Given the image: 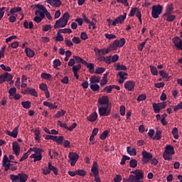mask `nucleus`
Wrapping results in <instances>:
<instances>
[{"mask_svg":"<svg viewBox=\"0 0 182 182\" xmlns=\"http://www.w3.org/2000/svg\"><path fill=\"white\" fill-rule=\"evenodd\" d=\"M173 9L174 7L173 6V4L168 5L166 10V13L164 14V16H167V15H171V14H173Z\"/></svg>","mask_w":182,"mask_h":182,"instance_id":"18","label":"nucleus"},{"mask_svg":"<svg viewBox=\"0 0 182 182\" xmlns=\"http://www.w3.org/2000/svg\"><path fill=\"white\" fill-rule=\"evenodd\" d=\"M76 171L77 176H80L81 177H85L86 176V171L83 169H78L76 170Z\"/></svg>","mask_w":182,"mask_h":182,"instance_id":"50","label":"nucleus"},{"mask_svg":"<svg viewBox=\"0 0 182 182\" xmlns=\"http://www.w3.org/2000/svg\"><path fill=\"white\" fill-rule=\"evenodd\" d=\"M91 171L92 173H90V176H91V177L99 176V168L96 161L93 162Z\"/></svg>","mask_w":182,"mask_h":182,"instance_id":"7","label":"nucleus"},{"mask_svg":"<svg viewBox=\"0 0 182 182\" xmlns=\"http://www.w3.org/2000/svg\"><path fill=\"white\" fill-rule=\"evenodd\" d=\"M135 86H136V82L132 80H128L124 83V87L129 92H132V90H134Z\"/></svg>","mask_w":182,"mask_h":182,"instance_id":"9","label":"nucleus"},{"mask_svg":"<svg viewBox=\"0 0 182 182\" xmlns=\"http://www.w3.org/2000/svg\"><path fill=\"white\" fill-rule=\"evenodd\" d=\"M88 122H96L97 120V112H94L90 116L87 117Z\"/></svg>","mask_w":182,"mask_h":182,"instance_id":"17","label":"nucleus"},{"mask_svg":"<svg viewBox=\"0 0 182 182\" xmlns=\"http://www.w3.org/2000/svg\"><path fill=\"white\" fill-rule=\"evenodd\" d=\"M13 151H14L16 156H19V153H21V146H19L17 141L13 142Z\"/></svg>","mask_w":182,"mask_h":182,"instance_id":"12","label":"nucleus"},{"mask_svg":"<svg viewBox=\"0 0 182 182\" xmlns=\"http://www.w3.org/2000/svg\"><path fill=\"white\" fill-rule=\"evenodd\" d=\"M90 87L92 92H97L100 89V86L98 84L90 83Z\"/></svg>","mask_w":182,"mask_h":182,"instance_id":"28","label":"nucleus"},{"mask_svg":"<svg viewBox=\"0 0 182 182\" xmlns=\"http://www.w3.org/2000/svg\"><path fill=\"white\" fill-rule=\"evenodd\" d=\"M95 52H97V53H102V55H107V53H109V52H110V49L108 48H107L106 50L105 49H99V48H95Z\"/></svg>","mask_w":182,"mask_h":182,"instance_id":"22","label":"nucleus"},{"mask_svg":"<svg viewBox=\"0 0 182 182\" xmlns=\"http://www.w3.org/2000/svg\"><path fill=\"white\" fill-rule=\"evenodd\" d=\"M18 129H19V126L16 127L14 129L12 132L6 130L5 133L6 134H8V136H11V137H14V139H16V137H18Z\"/></svg>","mask_w":182,"mask_h":182,"instance_id":"11","label":"nucleus"},{"mask_svg":"<svg viewBox=\"0 0 182 182\" xmlns=\"http://www.w3.org/2000/svg\"><path fill=\"white\" fill-rule=\"evenodd\" d=\"M135 178L136 180H141L144 178V173L142 170H139V172L136 174Z\"/></svg>","mask_w":182,"mask_h":182,"instance_id":"32","label":"nucleus"},{"mask_svg":"<svg viewBox=\"0 0 182 182\" xmlns=\"http://www.w3.org/2000/svg\"><path fill=\"white\" fill-rule=\"evenodd\" d=\"M90 83H99L100 82V77H96V75H93L90 79Z\"/></svg>","mask_w":182,"mask_h":182,"instance_id":"29","label":"nucleus"},{"mask_svg":"<svg viewBox=\"0 0 182 182\" xmlns=\"http://www.w3.org/2000/svg\"><path fill=\"white\" fill-rule=\"evenodd\" d=\"M108 135H109V131L105 130L100 134V138L101 139V140H106V138L107 137Z\"/></svg>","mask_w":182,"mask_h":182,"instance_id":"42","label":"nucleus"},{"mask_svg":"<svg viewBox=\"0 0 182 182\" xmlns=\"http://www.w3.org/2000/svg\"><path fill=\"white\" fill-rule=\"evenodd\" d=\"M9 93L10 96H14L16 94V87H11L9 90Z\"/></svg>","mask_w":182,"mask_h":182,"instance_id":"59","label":"nucleus"},{"mask_svg":"<svg viewBox=\"0 0 182 182\" xmlns=\"http://www.w3.org/2000/svg\"><path fill=\"white\" fill-rule=\"evenodd\" d=\"M69 18H70V14H69L68 12H65L63 15V17L55 21L54 28L59 29L60 28H65V26L68 25Z\"/></svg>","mask_w":182,"mask_h":182,"instance_id":"1","label":"nucleus"},{"mask_svg":"<svg viewBox=\"0 0 182 182\" xmlns=\"http://www.w3.org/2000/svg\"><path fill=\"white\" fill-rule=\"evenodd\" d=\"M142 154V164H147L153 159V154L150 152H147L146 151H144L141 152Z\"/></svg>","mask_w":182,"mask_h":182,"instance_id":"3","label":"nucleus"},{"mask_svg":"<svg viewBox=\"0 0 182 182\" xmlns=\"http://www.w3.org/2000/svg\"><path fill=\"white\" fill-rule=\"evenodd\" d=\"M24 52L26 53L28 58H33V56H35V51L29 48H26Z\"/></svg>","mask_w":182,"mask_h":182,"instance_id":"21","label":"nucleus"},{"mask_svg":"<svg viewBox=\"0 0 182 182\" xmlns=\"http://www.w3.org/2000/svg\"><path fill=\"white\" fill-rule=\"evenodd\" d=\"M36 8H37V9H40V11H42L43 14L48 12V9H46V7H45V6L42 4H36Z\"/></svg>","mask_w":182,"mask_h":182,"instance_id":"36","label":"nucleus"},{"mask_svg":"<svg viewBox=\"0 0 182 182\" xmlns=\"http://www.w3.org/2000/svg\"><path fill=\"white\" fill-rule=\"evenodd\" d=\"M66 113V111L64 110H61L60 112H58L55 115V117H56L57 119H59V117H62L63 116H65V114Z\"/></svg>","mask_w":182,"mask_h":182,"instance_id":"54","label":"nucleus"},{"mask_svg":"<svg viewBox=\"0 0 182 182\" xmlns=\"http://www.w3.org/2000/svg\"><path fill=\"white\" fill-rule=\"evenodd\" d=\"M28 95H31V96H34L35 97H38V92H36V90L31 87H27Z\"/></svg>","mask_w":182,"mask_h":182,"instance_id":"25","label":"nucleus"},{"mask_svg":"<svg viewBox=\"0 0 182 182\" xmlns=\"http://www.w3.org/2000/svg\"><path fill=\"white\" fill-rule=\"evenodd\" d=\"M180 109H182V102H181L176 106L173 107V112H177L178 110Z\"/></svg>","mask_w":182,"mask_h":182,"instance_id":"62","label":"nucleus"},{"mask_svg":"<svg viewBox=\"0 0 182 182\" xmlns=\"http://www.w3.org/2000/svg\"><path fill=\"white\" fill-rule=\"evenodd\" d=\"M127 151L130 156H136L137 154L136 148H132V146H127Z\"/></svg>","mask_w":182,"mask_h":182,"instance_id":"20","label":"nucleus"},{"mask_svg":"<svg viewBox=\"0 0 182 182\" xmlns=\"http://www.w3.org/2000/svg\"><path fill=\"white\" fill-rule=\"evenodd\" d=\"M43 105L50 109H58V105H55L52 104V102H49L48 101L44 102Z\"/></svg>","mask_w":182,"mask_h":182,"instance_id":"31","label":"nucleus"},{"mask_svg":"<svg viewBox=\"0 0 182 182\" xmlns=\"http://www.w3.org/2000/svg\"><path fill=\"white\" fill-rule=\"evenodd\" d=\"M4 77L6 79L7 82H11L14 79V76L9 73H4Z\"/></svg>","mask_w":182,"mask_h":182,"instance_id":"46","label":"nucleus"},{"mask_svg":"<svg viewBox=\"0 0 182 182\" xmlns=\"http://www.w3.org/2000/svg\"><path fill=\"white\" fill-rule=\"evenodd\" d=\"M139 14H141V10L139 8L134 7L131 9L129 16H134V15H136L137 18V16L139 15Z\"/></svg>","mask_w":182,"mask_h":182,"instance_id":"16","label":"nucleus"},{"mask_svg":"<svg viewBox=\"0 0 182 182\" xmlns=\"http://www.w3.org/2000/svg\"><path fill=\"white\" fill-rule=\"evenodd\" d=\"M53 68L54 69H58V66H60V65H62V63L60 62V60L59 59H55L54 61H53Z\"/></svg>","mask_w":182,"mask_h":182,"instance_id":"45","label":"nucleus"},{"mask_svg":"<svg viewBox=\"0 0 182 182\" xmlns=\"http://www.w3.org/2000/svg\"><path fill=\"white\" fill-rule=\"evenodd\" d=\"M161 139V130H156L155 136L153 137L154 140H160Z\"/></svg>","mask_w":182,"mask_h":182,"instance_id":"37","label":"nucleus"},{"mask_svg":"<svg viewBox=\"0 0 182 182\" xmlns=\"http://www.w3.org/2000/svg\"><path fill=\"white\" fill-rule=\"evenodd\" d=\"M86 68L89 69L90 73H95V64L89 63Z\"/></svg>","mask_w":182,"mask_h":182,"instance_id":"35","label":"nucleus"},{"mask_svg":"<svg viewBox=\"0 0 182 182\" xmlns=\"http://www.w3.org/2000/svg\"><path fill=\"white\" fill-rule=\"evenodd\" d=\"M153 107H154V113H160V110H161V109L159 104L154 103Z\"/></svg>","mask_w":182,"mask_h":182,"instance_id":"49","label":"nucleus"},{"mask_svg":"<svg viewBox=\"0 0 182 182\" xmlns=\"http://www.w3.org/2000/svg\"><path fill=\"white\" fill-rule=\"evenodd\" d=\"M21 11H22V8L18 6L17 8H12L10 10V14H16V12H21Z\"/></svg>","mask_w":182,"mask_h":182,"instance_id":"44","label":"nucleus"},{"mask_svg":"<svg viewBox=\"0 0 182 182\" xmlns=\"http://www.w3.org/2000/svg\"><path fill=\"white\" fill-rule=\"evenodd\" d=\"M10 179L12 182H19V176L18 175L11 174Z\"/></svg>","mask_w":182,"mask_h":182,"instance_id":"43","label":"nucleus"},{"mask_svg":"<svg viewBox=\"0 0 182 182\" xmlns=\"http://www.w3.org/2000/svg\"><path fill=\"white\" fill-rule=\"evenodd\" d=\"M166 153H169L170 154H174L176 152L174 151V147L171 145H167L165 148Z\"/></svg>","mask_w":182,"mask_h":182,"instance_id":"23","label":"nucleus"},{"mask_svg":"<svg viewBox=\"0 0 182 182\" xmlns=\"http://www.w3.org/2000/svg\"><path fill=\"white\" fill-rule=\"evenodd\" d=\"M171 156H173V154L166 151H164L163 154L164 160H168V161H171V160H173V157Z\"/></svg>","mask_w":182,"mask_h":182,"instance_id":"27","label":"nucleus"},{"mask_svg":"<svg viewBox=\"0 0 182 182\" xmlns=\"http://www.w3.org/2000/svg\"><path fill=\"white\" fill-rule=\"evenodd\" d=\"M129 167H132V168H136V167H137V160L131 159L129 161Z\"/></svg>","mask_w":182,"mask_h":182,"instance_id":"40","label":"nucleus"},{"mask_svg":"<svg viewBox=\"0 0 182 182\" xmlns=\"http://www.w3.org/2000/svg\"><path fill=\"white\" fill-rule=\"evenodd\" d=\"M172 42L177 49H179V50H182V40L181 38H180V37H174L172 39Z\"/></svg>","mask_w":182,"mask_h":182,"instance_id":"8","label":"nucleus"},{"mask_svg":"<svg viewBox=\"0 0 182 182\" xmlns=\"http://www.w3.org/2000/svg\"><path fill=\"white\" fill-rule=\"evenodd\" d=\"M72 41L73 42V43H75L76 45H79V43L82 42L79 37H73Z\"/></svg>","mask_w":182,"mask_h":182,"instance_id":"60","label":"nucleus"},{"mask_svg":"<svg viewBox=\"0 0 182 182\" xmlns=\"http://www.w3.org/2000/svg\"><path fill=\"white\" fill-rule=\"evenodd\" d=\"M98 105H109V97L107 96H102V97H100L97 100Z\"/></svg>","mask_w":182,"mask_h":182,"instance_id":"14","label":"nucleus"},{"mask_svg":"<svg viewBox=\"0 0 182 182\" xmlns=\"http://www.w3.org/2000/svg\"><path fill=\"white\" fill-rule=\"evenodd\" d=\"M68 158L70 160V166H73L76 164V161H77L79 159V154L77 153L70 152L68 154Z\"/></svg>","mask_w":182,"mask_h":182,"instance_id":"5","label":"nucleus"},{"mask_svg":"<svg viewBox=\"0 0 182 182\" xmlns=\"http://www.w3.org/2000/svg\"><path fill=\"white\" fill-rule=\"evenodd\" d=\"M72 69L73 72H77L78 70H80L82 69V65L78 64L77 65H74Z\"/></svg>","mask_w":182,"mask_h":182,"instance_id":"57","label":"nucleus"},{"mask_svg":"<svg viewBox=\"0 0 182 182\" xmlns=\"http://www.w3.org/2000/svg\"><path fill=\"white\" fill-rule=\"evenodd\" d=\"M109 75V73H107L104 74V76L102 79L101 80L100 85L105 86V85H107V75Z\"/></svg>","mask_w":182,"mask_h":182,"instance_id":"30","label":"nucleus"},{"mask_svg":"<svg viewBox=\"0 0 182 182\" xmlns=\"http://www.w3.org/2000/svg\"><path fill=\"white\" fill-rule=\"evenodd\" d=\"M56 42H63V36L59 32L57 33V37L55 38Z\"/></svg>","mask_w":182,"mask_h":182,"instance_id":"56","label":"nucleus"},{"mask_svg":"<svg viewBox=\"0 0 182 182\" xmlns=\"http://www.w3.org/2000/svg\"><path fill=\"white\" fill-rule=\"evenodd\" d=\"M150 68H151V72L152 75L157 76V75H159V71L157 70V68L152 65H151Z\"/></svg>","mask_w":182,"mask_h":182,"instance_id":"53","label":"nucleus"},{"mask_svg":"<svg viewBox=\"0 0 182 182\" xmlns=\"http://www.w3.org/2000/svg\"><path fill=\"white\" fill-rule=\"evenodd\" d=\"M146 97H147V96H146L145 94H142V95H139L136 100H137V102H143V100H146Z\"/></svg>","mask_w":182,"mask_h":182,"instance_id":"55","label":"nucleus"},{"mask_svg":"<svg viewBox=\"0 0 182 182\" xmlns=\"http://www.w3.org/2000/svg\"><path fill=\"white\" fill-rule=\"evenodd\" d=\"M115 70H127V67L124 65L117 64Z\"/></svg>","mask_w":182,"mask_h":182,"instance_id":"38","label":"nucleus"},{"mask_svg":"<svg viewBox=\"0 0 182 182\" xmlns=\"http://www.w3.org/2000/svg\"><path fill=\"white\" fill-rule=\"evenodd\" d=\"M108 48L110 49V50H116V49L119 48V46H117V40H115L113 43H111Z\"/></svg>","mask_w":182,"mask_h":182,"instance_id":"26","label":"nucleus"},{"mask_svg":"<svg viewBox=\"0 0 182 182\" xmlns=\"http://www.w3.org/2000/svg\"><path fill=\"white\" fill-rule=\"evenodd\" d=\"M163 14V6L158 4L152 6L151 16L154 19H157L159 15Z\"/></svg>","mask_w":182,"mask_h":182,"instance_id":"2","label":"nucleus"},{"mask_svg":"<svg viewBox=\"0 0 182 182\" xmlns=\"http://www.w3.org/2000/svg\"><path fill=\"white\" fill-rule=\"evenodd\" d=\"M41 77L42 79H46V80H49L50 79H52V75L48 74L46 73H41Z\"/></svg>","mask_w":182,"mask_h":182,"instance_id":"41","label":"nucleus"},{"mask_svg":"<svg viewBox=\"0 0 182 182\" xmlns=\"http://www.w3.org/2000/svg\"><path fill=\"white\" fill-rule=\"evenodd\" d=\"M114 182L122 181V175H120V174L116 175V177L114 178Z\"/></svg>","mask_w":182,"mask_h":182,"instance_id":"64","label":"nucleus"},{"mask_svg":"<svg viewBox=\"0 0 182 182\" xmlns=\"http://www.w3.org/2000/svg\"><path fill=\"white\" fill-rule=\"evenodd\" d=\"M33 151L36 155L38 154L39 156V154H42V153H43V149L39 148H33Z\"/></svg>","mask_w":182,"mask_h":182,"instance_id":"58","label":"nucleus"},{"mask_svg":"<svg viewBox=\"0 0 182 182\" xmlns=\"http://www.w3.org/2000/svg\"><path fill=\"white\" fill-rule=\"evenodd\" d=\"M21 105L24 109H31V105L32 103L30 101H23Z\"/></svg>","mask_w":182,"mask_h":182,"instance_id":"34","label":"nucleus"},{"mask_svg":"<svg viewBox=\"0 0 182 182\" xmlns=\"http://www.w3.org/2000/svg\"><path fill=\"white\" fill-rule=\"evenodd\" d=\"M172 134L174 137V139H178V137H180V136H178V129L177 127H174L172 129Z\"/></svg>","mask_w":182,"mask_h":182,"instance_id":"39","label":"nucleus"},{"mask_svg":"<svg viewBox=\"0 0 182 182\" xmlns=\"http://www.w3.org/2000/svg\"><path fill=\"white\" fill-rule=\"evenodd\" d=\"M30 157L31 159H34V163L36 161H41V160H42V154L37 155L36 154H33Z\"/></svg>","mask_w":182,"mask_h":182,"instance_id":"24","label":"nucleus"},{"mask_svg":"<svg viewBox=\"0 0 182 182\" xmlns=\"http://www.w3.org/2000/svg\"><path fill=\"white\" fill-rule=\"evenodd\" d=\"M58 33H72V29H70V28L59 29Z\"/></svg>","mask_w":182,"mask_h":182,"instance_id":"47","label":"nucleus"},{"mask_svg":"<svg viewBox=\"0 0 182 182\" xmlns=\"http://www.w3.org/2000/svg\"><path fill=\"white\" fill-rule=\"evenodd\" d=\"M47 2L51 5V6H55V8H59L60 5H62L60 0H47Z\"/></svg>","mask_w":182,"mask_h":182,"instance_id":"13","label":"nucleus"},{"mask_svg":"<svg viewBox=\"0 0 182 182\" xmlns=\"http://www.w3.org/2000/svg\"><path fill=\"white\" fill-rule=\"evenodd\" d=\"M175 20H176L175 15H171V14L167 15V18H166L167 22H173V21H175Z\"/></svg>","mask_w":182,"mask_h":182,"instance_id":"52","label":"nucleus"},{"mask_svg":"<svg viewBox=\"0 0 182 182\" xmlns=\"http://www.w3.org/2000/svg\"><path fill=\"white\" fill-rule=\"evenodd\" d=\"M98 112L100 116H109L110 114L111 109H109V107H99Z\"/></svg>","mask_w":182,"mask_h":182,"instance_id":"4","label":"nucleus"},{"mask_svg":"<svg viewBox=\"0 0 182 182\" xmlns=\"http://www.w3.org/2000/svg\"><path fill=\"white\" fill-rule=\"evenodd\" d=\"M40 89L43 92H46V90H48V85L45 83H41L40 85Z\"/></svg>","mask_w":182,"mask_h":182,"instance_id":"63","label":"nucleus"},{"mask_svg":"<svg viewBox=\"0 0 182 182\" xmlns=\"http://www.w3.org/2000/svg\"><path fill=\"white\" fill-rule=\"evenodd\" d=\"M65 43L66 45V46H68L69 48H70L71 46H73V42H72V41L65 38Z\"/></svg>","mask_w":182,"mask_h":182,"instance_id":"61","label":"nucleus"},{"mask_svg":"<svg viewBox=\"0 0 182 182\" xmlns=\"http://www.w3.org/2000/svg\"><path fill=\"white\" fill-rule=\"evenodd\" d=\"M118 76H119L120 79L119 80V83H120V85H122V83L124 82V80H126V79H127V77H124V76H127V73L126 72H119L118 73Z\"/></svg>","mask_w":182,"mask_h":182,"instance_id":"15","label":"nucleus"},{"mask_svg":"<svg viewBox=\"0 0 182 182\" xmlns=\"http://www.w3.org/2000/svg\"><path fill=\"white\" fill-rule=\"evenodd\" d=\"M51 140H53V141H55L57 144H63V141L65 140V137H63V136H59L58 137V136L53 135L51 136Z\"/></svg>","mask_w":182,"mask_h":182,"instance_id":"10","label":"nucleus"},{"mask_svg":"<svg viewBox=\"0 0 182 182\" xmlns=\"http://www.w3.org/2000/svg\"><path fill=\"white\" fill-rule=\"evenodd\" d=\"M127 14H124L123 15H121L118 17H117L116 18H114V21L112 23V25L113 26H116V25H117V23H123L124 22V20L126 19V16H127Z\"/></svg>","mask_w":182,"mask_h":182,"instance_id":"6","label":"nucleus"},{"mask_svg":"<svg viewBox=\"0 0 182 182\" xmlns=\"http://www.w3.org/2000/svg\"><path fill=\"white\" fill-rule=\"evenodd\" d=\"M136 181L139 180L133 174L130 175L129 178L127 179V182H136Z\"/></svg>","mask_w":182,"mask_h":182,"instance_id":"48","label":"nucleus"},{"mask_svg":"<svg viewBox=\"0 0 182 182\" xmlns=\"http://www.w3.org/2000/svg\"><path fill=\"white\" fill-rule=\"evenodd\" d=\"M125 43H126V39L124 38H121L119 41L117 40V44L118 48H123Z\"/></svg>","mask_w":182,"mask_h":182,"instance_id":"33","label":"nucleus"},{"mask_svg":"<svg viewBox=\"0 0 182 182\" xmlns=\"http://www.w3.org/2000/svg\"><path fill=\"white\" fill-rule=\"evenodd\" d=\"M18 180H20L19 182H26L28 180V175L23 172L18 173Z\"/></svg>","mask_w":182,"mask_h":182,"instance_id":"19","label":"nucleus"},{"mask_svg":"<svg viewBox=\"0 0 182 182\" xmlns=\"http://www.w3.org/2000/svg\"><path fill=\"white\" fill-rule=\"evenodd\" d=\"M105 70H106V68L100 67L95 70V73H96V75H102Z\"/></svg>","mask_w":182,"mask_h":182,"instance_id":"51","label":"nucleus"}]
</instances>
